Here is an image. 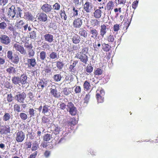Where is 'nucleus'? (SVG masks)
Wrapping results in <instances>:
<instances>
[{"label":"nucleus","mask_w":158,"mask_h":158,"mask_svg":"<svg viewBox=\"0 0 158 158\" xmlns=\"http://www.w3.org/2000/svg\"><path fill=\"white\" fill-rule=\"evenodd\" d=\"M5 8L6 9L7 14L10 19L15 20L18 18L19 16L21 17L20 12L22 10L20 7L14 5L10 7L8 5Z\"/></svg>","instance_id":"nucleus-1"},{"label":"nucleus","mask_w":158,"mask_h":158,"mask_svg":"<svg viewBox=\"0 0 158 158\" xmlns=\"http://www.w3.org/2000/svg\"><path fill=\"white\" fill-rule=\"evenodd\" d=\"M26 97V94L24 92L20 93L18 92L15 97V100L19 103H23Z\"/></svg>","instance_id":"nucleus-2"},{"label":"nucleus","mask_w":158,"mask_h":158,"mask_svg":"<svg viewBox=\"0 0 158 158\" xmlns=\"http://www.w3.org/2000/svg\"><path fill=\"white\" fill-rule=\"evenodd\" d=\"M10 130L9 125H2L0 129V134L1 135H7L10 133Z\"/></svg>","instance_id":"nucleus-3"},{"label":"nucleus","mask_w":158,"mask_h":158,"mask_svg":"<svg viewBox=\"0 0 158 158\" xmlns=\"http://www.w3.org/2000/svg\"><path fill=\"white\" fill-rule=\"evenodd\" d=\"M25 138V133L22 131H19L15 133V139L18 142H21Z\"/></svg>","instance_id":"nucleus-4"},{"label":"nucleus","mask_w":158,"mask_h":158,"mask_svg":"<svg viewBox=\"0 0 158 158\" xmlns=\"http://www.w3.org/2000/svg\"><path fill=\"white\" fill-rule=\"evenodd\" d=\"M75 58L79 59L80 60L85 64H86L88 60V57L85 54L80 52L76 54Z\"/></svg>","instance_id":"nucleus-5"},{"label":"nucleus","mask_w":158,"mask_h":158,"mask_svg":"<svg viewBox=\"0 0 158 158\" xmlns=\"http://www.w3.org/2000/svg\"><path fill=\"white\" fill-rule=\"evenodd\" d=\"M13 48L15 50L19 52L21 54L24 55L26 53V51L24 47L17 42L14 44Z\"/></svg>","instance_id":"nucleus-6"},{"label":"nucleus","mask_w":158,"mask_h":158,"mask_svg":"<svg viewBox=\"0 0 158 158\" xmlns=\"http://www.w3.org/2000/svg\"><path fill=\"white\" fill-rule=\"evenodd\" d=\"M1 42L5 45H8L10 43L11 39L9 36L6 35H2L0 36Z\"/></svg>","instance_id":"nucleus-7"},{"label":"nucleus","mask_w":158,"mask_h":158,"mask_svg":"<svg viewBox=\"0 0 158 158\" xmlns=\"http://www.w3.org/2000/svg\"><path fill=\"white\" fill-rule=\"evenodd\" d=\"M82 20L81 18L75 19L73 22V26L75 28H80L82 25Z\"/></svg>","instance_id":"nucleus-8"},{"label":"nucleus","mask_w":158,"mask_h":158,"mask_svg":"<svg viewBox=\"0 0 158 158\" xmlns=\"http://www.w3.org/2000/svg\"><path fill=\"white\" fill-rule=\"evenodd\" d=\"M51 94L55 98H58L60 96V94L58 92L55 86H52L50 89Z\"/></svg>","instance_id":"nucleus-9"},{"label":"nucleus","mask_w":158,"mask_h":158,"mask_svg":"<svg viewBox=\"0 0 158 158\" xmlns=\"http://www.w3.org/2000/svg\"><path fill=\"white\" fill-rule=\"evenodd\" d=\"M37 19L41 22H46L47 20L48 17L46 14L43 12L39 13L37 15Z\"/></svg>","instance_id":"nucleus-10"},{"label":"nucleus","mask_w":158,"mask_h":158,"mask_svg":"<svg viewBox=\"0 0 158 158\" xmlns=\"http://www.w3.org/2000/svg\"><path fill=\"white\" fill-rule=\"evenodd\" d=\"M48 82V81L44 79L40 80L38 82L37 84V86L38 89H40L41 90L47 86Z\"/></svg>","instance_id":"nucleus-11"},{"label":"nucleus","mask_w":158,"mask_h":158,"mask_svg":"<svg viewBox=\"0 0 158 158\" xmlns=\"http://www.w3.org/2000/svg\"><path fill=\"white\" fill-rule=\"evenodd\" d=\"M79 34L82 37L81 38L82 40V42L83 43L84 41L85 38L87 36V33L86 31L83 28H81L79 29Z\"/></svg>","instance_id":"nucleus-12"},{"label":"nucleus","mask_w":158,"mask_h":158,"mask_svg":"<svg viewBox=\"0 0 158 158\" xmlns=\"http://www.w3.org/2000/svg\"><path fill=\"white\" fill-rule=\"evenodd\" d=\"M41 9L44 12L46 13H48L51 11L52 8L51 5L46 3L44 4L42 6Z\"/></svg>","instance_id":"nucleus-13"},{"label":"nucleus","mask_w":158,"mask_h":158,"mask_svg":"<svg viewBox=\"0 0 158 158\" xmlns=\"http://www.w3.org/2000/svg\"><path fill=\"white\" fill-rule=\"evenodd\" d=\"M108 30V28L105 25H102L100 26V35L103 37Z\"/></svg>","instance_id":"nucleus-14"},{"label":"nucleus","mask_w":158,"mask_h":158,"mask_svg":"<svg viewBox=\"0 0 158 158\" xmlns=\"http://www.w3.org/2000/svg\"><path fill=\"white\" fill-rule=\"evenodd\" d=\"M92 8V4L89 2H87L84 5V10L87 13L90 12Z\"/></svg>","instance_id":"nucleus-15"},{"label":"nucleus","mask_w":158,"mask_h":158,"mask_svg":"<svg viewBox=\"0 0 158 158\" xmlns=\"http://www.w3.org/2000/svg\"><path fill=\"white\" fill-rule=\"evenodd\" d=\"M44 38L46 41L49 43H51L54 40L53 35L49 33L46 34L44 35Z\"/></svg>","instance_id":"nucleus-16"},{"label":"nucleus","mask_w":158,"mask_h":158,"mask_svg":"<svg viewBox=\"0 0 158 158\" xmlns=\"http://www.w3.org/2000/svg\"><path fill=\"white\" fill-rule=\"evenodd\" d=\"M27 77L26 75L23 74L19 77L20 84L22 85H25L27 83Z\"/></svg>","instance_id":"nucleus-17"},{"label":"nucleus","mask_w":158,"mask_h":158,"mask_svg":"<svg viewBox=\"0 0 158 158\" xmlns=\"http://www.w3.org/2000/svg\"><path fill=\"white\" fill-rule=\"evenodd\" d=\"M52 126V133L55 135L58 134L61 131L60 127L58 125L54 124H53Z\"/></svg>","instance_id":"nucleus-18"},{"label":"nucleus","mask_w":158,"mask_h":158,"mask_svg":"<svg viewBox=\"0 0 158 158\" xmlns=\"http://www.w3.org/2000/svg\"><path fill=\"white\" fill-rule=\"evenodd\" d=\"M67 125L68 127H73L77 123L76 119L75 118H71L70 120L67 122Z\"/></svg>","instance_id":"nucleus-19"},{"label":"nucleus","mask_w":158,"mask_h":158,"mask_svg":"<svg viewBox=\"0 0 158 158\" xmlns=\"http://www.w3.org/2000/svg\"><path fill=\"white\" fill-rule=\"evenodd\" d=\"M19 57L17 54H14L13 56L11 59L12 62L15 64H18L19 61Z\"/></svg>","instance_id":"nucleus-20"},{"label":"nucleus","mask_w":158,"mask_h":158,"mask_svg":"<svg viewBox=\"0 0 158 158\" xmlns=\"http://www.w3.org/2000/svg\"><path fill=\"white\" fill-rule=\"evenodd\" d=\"M90 33L91 35V37L94 39H95L97 38L98 35V32L97 30L95 29H92L90 30Z\"/></svg>","instance_id":"nucleus-21"},{"label":"nucleus","mask_w":158,"mask_h":158,"mask_svg":"<svg viewBox=\"0 0 158 158\" xmlns=\"http://www.w3.org/2000/svg\"><path fill=\"white\" fill-rule=\"evenodd\" d=\"M49 56L51 59L56 60L59 58L58 55L56 52H52L49 55Z\"/></svg>","instance_id":"nucleus-22"},{"label":"nucleus","mask_w":158,"mask_h":158,"mask_svg":"<svg viewBox=\"0 0 158 158\" xmlns=\"http://www.w3.org/2000/svg\"><path fill=\"white\" fill-rule=\"evenodd\" d=\"M102 11L101 10L97 9L94 13V16L96 18H100L102 15Z\"/></svg>","instance_id":"nucleus-23"},{"label":"nucleus","mask_w":158,"mask_h":158,"mask_svg":"<svg viewBox=\"0 0 158 158\" xmlns=\"http://www.w3.org/2000/svg\"><path fill=\"white\" fill-rule=\"evenodd\" d=\"M27 61L28 64L32 67H34L36 64L35 60L34 58L28 59Z\"/></svg>","instance_id":"nucleus-24"},{"label":"nucleus","mask_w":158,"mask_h":158,"mask_svg":"<svg viewBox=\"0 0 158 158\" xmlns=\"http://www.w3.org/2000/svg\"><path fill=\"white\" fill-rule=\"evenodd\" d=\"M80 37L78 35H75L73 36L72 41L74 44H77L79 43L80 40Z\"/></svg>","instance_id":"nucleus-25"},{"label":"nucleus","mask_w":158,"mask_h":158,"mask_svg":"<svg viewBox=\"0 0 158 158\" xmlns=\"http://www.w3.org/2000/svg\"><path fill=\"white\" fill-rule=\"evenodd\" d=\"M24 24V22L23 20H20L18 22H17L15 23V27L18 29H20L22 28L23 25Z\"/></svg>","instance_id":"nucleus-26"},{"label":"nucleus","mask_w":158,"mask_h":158,"mask_svg":"<svg viewBox=\"0 0 158 158\" xmlns=\"http://www.w3.org/2000/svg\"><path fill=\"white\" fill-rule=\"evenodd\" d=\"M90 85L89 83L87 81H85L83 84V87L85 91H87L90 89Z\"/></svg>","instance_id":"nucleus-27"},{"label":"nucleus","mask_w":158,"mask_h":158,"mask_svg":"<svg viewBox=\"0 0 158 158\" xmlns=\"http://www.w3.org/2000/svg\"><path fill=\"white\" fill-rule=\"evenodd\" d=\"M105 93L104 90L101 88L98 89L96 91V96H104Z\"/></svg>","instance_id":"nucleus-28"},{"label":"nucleus","mask_w":158,"mask_h":158,"mask_svg":"<svg viewBox=\"0 0 158 158\" xmlns=\"http://www.w3.org/2000/svg\"><path fill=\"white\" fill-rule=\"evenodd\" d=\"M39 148V144L38 142L35 141L32 143L31 150L32 151H35L37 150Z\"/></svg>","instance_id":"nucleus-29"},{"label":"nucleus","mask_w":158,"mask_h":158,"mask_svg":"<svg viewBox=\"0 0 158 158\" xmlns=\"http://www.w3.org/2000/svg\"><path fill=\"white\" fill-rule=\"evenodd\" d=\"M102 49L104 51L108 52L110 50L111 47H110L108 44L105 43H103L102 44Z\"/></svg>","instance_id":"nucleus-30"},{"label":"nucleus","mask_w":158,"mask_h":158,"mask_svg":"<svg viewBox=\"0 0 158 158\" xmlns=\"http://www.w3.org/2000/svg\"><path fill=\"white\" fill-rule=\"evenodd\" d=\"M12 81L13 83L15 85L17 84L20 85V84L19 77H14L12 78Z\"/></svg>","instance_id":"nucleus-31"},{"label":"nucleus","mask_w":158,"mask_h":158,"mask_svg":"<svg viewBox=\"0 0 158 158\" xmlns=\"http://www.w3.org/2000/svg\"><path fill=\"white\" fill-rule=\"evenodd\" d=\"M52 138V135L49 134H46L44 136L43 140L44 141H48Z\"/></svg>","instance_id":"nucleus-32"},{"label":"nucleus","mask_w":158,"mask_h":158,"mask_svg":"<svg viewBox=\"0 0 158 158\" xmlns=\"http://www.w3.org/2000/svg\"><path fill=\"white\" fill-rule=\"evenodd\" d=\"M6 72L9 74L15 73L16 70L13 67H10L7 69Z\"/></svg>","instance_id":"nucleus-33"},{"label":"nucleus","mask_w":158,"mask_h":158,"mask_svg":"<svg viewBox=\"0 0 158 158\" xmlns=\"http://www.w3.org/2000/svg\"><path fill=\"white\" fill-rule=\"evenodd\" d=\"M53 77L54 80L56 82L60 81L62 78L60 74H55Z\"/></svg>","instance_id":"nucleus-34"},{"label":"nucleus","mask_w":158,"mask_h":158,"mask_svg":"<svg viewBox=\"0 0 158 158\" xmlns=\"http://www.w3.org/2000/svg\"><path fill=\"white\" fill-rule=\"evenodd\" d=\"M114 6V3L112 1L109 2L107 5L106 7L108 10L112 9Z\"/></svg>","instance_id":"nucleus-35"},{"label":"nucleus","mask_w":158,"mask_h":158,"mask_svg":"<svg viewBox=\"0 0 158 158\" xmlns=\"http://www.w3.org/2000/svg\"><path fill=\"white\" fill-rule=\"evenodd\" d=\"M10 118V114L9 113H6L3 116V119L4 121L8 120Z\"/></svg>","instance_id":"nucleus-36"},{"label":"nucleus","mask_w":158,"mask_h":158,"mask_svg":"<svg viewBox=\"0 0 158 158\" xmlns=\"http://www.w3.org/2000/svg\"><path fill=\"white\" fill-rule=\"evenodd\" d=\"M30 38L32 39H35L36 37V32L34 31H32L29 33Z\"/></svg>","instance_id":"nucleus-37"},{"label":"nucleus","mask_w":158,"mask_h":158,"mask_svg":"<svg viewBox=\"0 0 158 158\" xmlns=\"http://www.w3.org/2000/svg\"><path fill=\"white\" fill-rule=\"evenodd\" d=\"M8 29L11 31L12 32L13 35H14L16 33L15 29L13 26L11 24L8 25Z\"/></svg>","instance_id":"nucleus-38"},{"label":"nucleus","mask_w":158,"mask_h":158,"mask_svg":"<svg viewBox=\"0 0 158 158\" xmlns=\"http://www.w3.org/2000/svg\"><path fill=\"white\" fill-rule=\"evenodd\" d=\"M46 53L44 51L41 52L40 53V58L41 60H44L46 57Z\"/></svg>","instance_id":"nucleus-39"},{"label":"nucleus","mask_w":158,"mask_h":158,"mask_svg":"<svg viewBox=\"0 0 158 158\" xmlns=\"http://www.w3.org/2000/svg\"><path fill=\"white\" fill-rule=\"evenodd\" d=\"M103 72L102 70L100 68H97L95 71L94 74L95 75L99 76L101 75Z\"/></svg>","instance_id":"nucleus-40"},{"label":"nucleus","mask_w":158,"mask_h":158,"mask_svg":"<svg viewBox=\"0 0 158 158\" xmlns=\"http://www.w3.org/2000/svg\"><path fill=\"white\" fill-rule=\"evenodd\" d=\"M60 13V16L61 17L62 19H64L65 20H67V16L66 14H65V12L64 10H63V11L61 10Z\"/></svg>","instance_id":"nucleus-41"},{"label":"nucleus","mask_w":158,"mask_h":158,"mask_svg":"<svg viewBox=\"0 0 158 158\" xmlns=\"http://www.w3.org/2000/svg\"><path fill=\"white\" fill-rule=\"evenodd\" d=\"M79 10H78L77 8L76 9L75 7H73V16L77 17L78 15V12Z\"/></svg>","instance_id":"nucleus-42"},{"label":"nucleus","mask_w":158,"mask_h":158,"mask_svg":"<svg viewBox=\"0 0 158 158\" xmlns=\"http://www.w3.org/2000/svg\"><path fill=\"white\" fill-rule=\"evenodd\" d=\"M28 55L29 57H31L34 56L35 54V51L32 49H31L28 50Z\"/></svg>","instance_id":"nucleus-43"},{"label":"nucleus","mask_w":158,"mask_h":158,"mask_svg":"<svg viewBox=\"0 0 158 158\" xmlns=\"http://www.w3.org/2000/svg\"><path fill=\"white\" fill-rule=\"evenodd\" d=\"M64 65V64L63 63L61 62L58 61L56 62V66L57 68L60 70L62 69Z\"/></svg>","instance_id":"nucleus-44"},{"label":"nucleus","mask_w":158,"mask_h":158,"mask_svg":"<svg viewBox=\"0 0 158 158\" xmlns=\"http://www.w3.org/2000/svg\"><path fill=\"white\" fill-rule=\"evenodd\" d=\"M97 102L98 103H102L104 102V96H96Z\"/></svg>","instance_id":"nucleus-45"},{"label":"nucleus","mask_w":158,"mask_h":158,"mask_svg":"<svg viewBox=\"0 0 158 158\" xmlns=\"http://www.w3.org/2000/svg\"><path fill=\"white\" fill-rule=\"evenodd\" d=\"M93 70V68L90 65H88L86 68V71L89 73H91Z\"/></svg>","instance_id":"nucleus-46"},{"label":"nucleus","mask_w":158,"mask_h":158,"mask_svg":"<svg viewBox=\"0 0 158 158\" xmlns=\"http://www.w3.org/2000/svg\"><path fill=\"white\" fill-rule=\"evenodd\" d=\"M21 118L23 120H25L27 118V115L25 113H21L19 114Z\"/></svg>","instance_id":"nucleus-47"},{"label":"nucleus","mask_w":158,"mask_h":158,"mask_svg":"<svg viewBox=\"0 0 158 158\" xmlns=\"http://www.w3.org/2000/svg\"><path fill=\"white\" fill-rule=\"evenodd\" d=\"M90 98V95L89 94H86L84 99V103L87 104L89 102Z\"/></svg>","instance_id":"nucleus-48"},{"label":"nucleus","mask_w":158,"mask_h":158,"mask_svg":"<svg viewBox=\"0 0 158 158\" xmlns=\"http://www.w3.org/2000/svg\"><path fill=\"white\" fill-rule=\"evenodd\" d=\"M13 56V52L12 51H8L7 52V56L9 60H11Z\"/></svg>","instance_id":"nucleus-49"},{"label":"nucleus","mask_w":158,"mask_h":158,"mask_svg":"<svg viewBox=\"0 0 158 158\" xmlns=\"http://www.w3.org/2000/svg\"><path fill=\"white\" fill-rule=\"evenodd\" d=\"M70 114L72 115H75L77 113V109H67Z\"/></svg>","instance_id":"nucleus-50"},{"label":"nucleus","mask_w":158,"mask_h":158,"mask_svg":"<svg viewBox=\"0 0 158 158\" xmlns=\"http://www.w3.org/2000/svg\"><path fill=\"white\" fill-rule=\"evenodd\" d=\"M78 62L77 60H75L73 61V62L72 65H70L69 67V69L72 71L73 69V68L76 66V64H77Z\"/></svg>","instance_id":"nucleus-51"},{"label":"nucleus","mask_w":158,"mask_h":158,"mask_svg":"<svg viewBox=\"0 0 158 158\" xmlns=\"http://www.w3.org/2000/svg\"><path fill=\"white\" fill-rule=\"evenodd\" d=\"M74 89V91L76 94H78L80 93L81 91V88L80 86H75Z\"/></svg>","instance_id":"nucleus-52"},{"label":"nucleus","mask_w":158,"mask_h":158,"mask_svg":"<svg viewBox=\"0 0 158 158\" xmlns=\"http://www.w3.org/2000/svg\"><path fill=\"white\" fill-rule=\"evenodd\" d=\"M49 121V119L48 118L44 116L42 117V123H48Z\"/></svg>","instance_id":"nucleus-53"},{"label":"nucleus","mask_w":158,"mask_h":158,"mask_svg":"<svg viewBox=\"0 0 158 158\" xmlns=\"http://www.w3.org/2000/svg\"><path fill=\"white\" fill-rule=\"evenodd\" d=\"M14 99V97H13L11 94H8L7 97V99L8 102H11Z\"/></svg>","instance_id":"nucleus-54"},{"label":"nucleus","mask_w":158,"mask_h":158,"mask_svg":"<svg viewBox=\"0 0 158 158\" xmlns=\"http://www.w3.org/2000/svg\"><path fill=\"white\" fill-rule=\"evenodd\" d=\"M7 26V24L4 22L0 23V29L2 30L4 29Z\"/></svg>","instance_id":"nucleus-55"},{"label":"nucleus","mask_w":158,"mask_h":158,"mask_svg":"<svg viewBox=\"0 0 158 158\" xmlns=\"http://www.w3.org/2000/svg\"><path fill=\"white\" fill-rule=\"evenodd\" d=\"M53 7L54 10H58L60 9V5L58 3H56L53 6Z\"/></svg>","instance_id":"nucleus-56"},{"label":"nucleus","mask_w":158,"mask_h":158,"mask_svg":"<svg viewBox=\"0 0 158 158\" xmlns=\"http://www.w3.org/2000/svg\"><path fill=\"white\" fill-rule=\"evenodd\" d=\"M62 92L64 95L67 96L70 93V92L69 90H68L66 88H64Z\"/></svg>","instance_id":"nucleus-57"},{"label":"nucleus","mask_w":158,"mask_h":158,"mask_svg":"<svg viewBox=\"0 0 158 158\" xmlns=\"http://www.w3.org/2000/svg\"><path fill=\"white\" fill-rule=\"evenodd\" d=\"M24 47L27 48L28 50L32 49V46L31 44H29L28 43L26 42L24 44Z\"/></svg>","instance_id":"nucleus-58"},{"label":"nucleus","mask_w":158,"mask_h":158,"mask_svg":"<svg viewBox=\"0 0 158 158\" xmlns=\"http://www.w3.org/2000/svg\"><path fill=\"white\" fill-rule=\"evenodd\" d=\"M8 0H0V5L4 6L8 2Z\"/></svg>","instance_id":"nucleus-59"},{"label":"nucleus","mask_w":158,"mask_h":158,"mask_svg":"<svg viewBox=\"0 0 158 158\" xmlns=\"http://www.w3.org/2000/svg\"><path fill=\"white\" fill-rule=\"evenodd\" d=\"M114 31H117L120 29V26L118 24H115L114 26Z\"/></svg>","instance_id":"nucleus-60"},{"label":"nucleus","mask_w":158,"mask_h":158,"mask_svg":"<svg viewBox=\"0 0 158 158\" xmlns=\"http://www.w3.org/2000/svg\"><path fill=\"white\" fill-rule=\"evenodd\" d=\"M114 37L112 35H110L108 38V41L111 42H114Z\"/></svg>","instance_id":"nucleus-61"},{"label":"nucleus","mask_w":158,"mask_h":158,"mask_svg":"<svg viewBox=\"0 0 158 158\" xmlns=\"http://www.w3.org/2000/svg\"><path fill=\"white\" fill-rule=\"evenodd\" d=\"M118 4L121 5L122 6H123L126 2V0H118Z\"/></svg>","instance_id":"nucleus-62"},{"label":"nucleus","mask_w":158,"mask_h":158,"mask_svg":"<svg viewBox=\"0 0 158 158\" xmlns=\"http://www.w3.org/2000/svg\"><path fill=\"white\" fill-rule=\"evenodd\" d=\"M138 3V1L137 0H136L132 4V8L134 9H135L137 7Z\"/></svg>","instance_id":"nucleus-63"},{"label":"nucleus","mask_w":158,"mask_h":158,"mask_svg":"<svg viewBox=\"0 0 158 158\" xmlns=\"http://www.w3.org/2000/svg\"><path fill=\"white\" fill-rule=\"evenodd\" d=\"M37 155V152H35L31 154L28 157V158H35Z\"/></svg>","instance_id":"nucleus-64"}]
</instances>
